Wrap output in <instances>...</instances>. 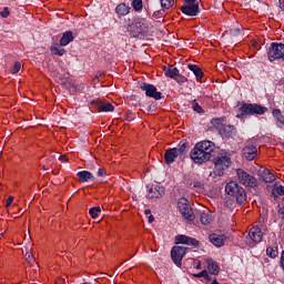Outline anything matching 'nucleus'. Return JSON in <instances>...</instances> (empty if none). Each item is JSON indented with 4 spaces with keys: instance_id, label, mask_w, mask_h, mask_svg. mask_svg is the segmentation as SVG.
<instances>
[{
    "instance_id": "1",
    "label": "nucleus",
    "mask_w": 284,
    "mask_h": 284,
    "mask_svg": "<svg viewBox=\"0 0 284 284\" xmlns=\"http://www.w3.org/2000/svg\"><path fill=\"white\" fill-rule=\"evenodd\" d=\"M214 150H216V145L214 144V142L204 140L195 144L190 153V156L194 163L201 165L202 163H207V161L212 159Z\"/></svg>"
},
{
    "instance_id": "2",
    "label": "nucleus",
    "mask_w": 284,
    "mask_h": 284,
    "mask_svg": "<svg viewBox=\"0 0 284 284\" xmlns=\"http://www.w3.org/2000/svg\"><path fill=\"white\" fill-rule=\"evenodd\" d=\"M225 192L231 196L239 205H243L247 201V193L243 186L239 185L235 181L229 182L225 186Z\"/></svg>"
},
{
    "instance_id": "3",
    "label": "nucleus",
    "mask_w": 284,
    "mask_h": 284,
    "mask_svg": "<svg viewBox=\"0 0 284 284\" xmlns=\"http://www.w3.org/2000/svg\"><path fill=\"white\" fill-rule=\"evenodd\" d=\"M240 112L237 119H245V116H252L254 114H265L267 108L256 103H243L240 108Z\"/></svg>"
},
{
    "instance_id": "4",
    "label": "nucleus",
    "mask_w": 284,
    "mask_h": 284,
    "mask_svg": "<svg viewBox=\"0 0 284 284\" xmlns=\"http://www.w3.org/2000/svg\"><path fill=\"white\" fill-rule=\"evenodd\" d=\"M131 37H139L145 34L150 30V21L143 18H135L134 21L128 28Z\"/></svg>"
},
{
    "instance_id": "5",
    "label": "nucleus",
    "mask_w": 284,
    "mask_h": 284,
    "mask_svg": "<svg viewBox=\"0 0 284 284\" xmlns=\"http://www.w3.org/2000/svg\"><path fill=\"white\" fill-rule=\"evenodd\" d=\"M232 165V159L227 155H219L214 159V170L213 173L215 176H223L225 170Z\"/></svg>"
},
{
    "instance_id": "6",
    "label": "nucleus",
    "mask_w": 284,
    "mask_h": 284,
    "mask_svg": "<svg viewBox=\"0 0 284 284\" xmlns=\"http://www.w3.org/2000/svg\"><path fill=\"white\" fill-rule=\"evenodd\" d=\"M178 207L180 210V213L186 221H194V211L192 210V206L190 205V201L185 197H180L178 201Z\"/></svg>"
},
{
    "instance_id": "7",
    "label": "nucleus",
    "mask_w": 284,
    "mask_h": 284,
    "mask_svg": "<svg viewBox=\"0 0 284 284\" xmlns=\"http://www.w3.org/2000/svg\"><path fill=\"white\" fill-rule=\"evenodd\" d=\"M239 182L245 187H256L258 185V180L245 172L243 169H237L236 171Z\"/></svg>"
},
{
    "instance_id": "8",
    "label": "nucleus",
    "mask_w": 284,
    "mask_h": 284,
    "mask_svg": "<svg viewBox=\"0 0 284 284\" xmlns=\"http://www.w3.org/2000/svg\"><path fill=\"white\" fill-rule=\"evenodd\" d=\"M268 61H277V59H284V44L273 42L271 43V47L268 48L267 52Z\"/></svg>"
},
{
    "instance_id": "9",
    "label": "nucleus",
    "mask_w": 284,
    "mask_h": 284,
    "mask_svg": "<svg viewBox=\"0 0 284 284\" xmlns=\"http://www.w3.org/2000/svg\"><path fill=\"white\" fill-rule=\"evenodd\" d=\"M185 4L181 7V12L187 17H196L199 14L197 0H184Z\"/></svg>"
},
{
    "instance_id": "10",
    "label": "nucleus",
    "mask_w": 284,
    "mask_h": 284,
    "mask_svg": "<svg viewBox=\"0 0 284 284\" xmlns=\"http://www.w3.org/2000/svg\"><path fill=\"white\" fill-rule=\"evenodd\" d=\"M91 108L98 112H114V105L108 102V100L95 99L91 101Z\"/></svg>"
},
{
    "instance_id": "11",
    "label": "nucleus",
    "mask_w": 284,
    "mask_h": 284,
    "mask_svg": "<svg viewBox=\"0 0 284 284\" xmlns=\"http://www.w3.org/2000/svg\"><path fill=\"white\" fill-rule=\"evenodd\" d=\"M140 90L145 92V95L150 99H154L155 101H160L161 99L162 93L156 90V87H154V84L143 82L140 84Z\"/></svg>"
},
{
    "instance_id": "12",
    "label": "nucleus",
    "mask_w": 284,
    "mask_h": 284,
    "mask_svg": "<svg viewBox=\"0 0 284 284\" xmlns=\"http://www.w3.org/2000/svg\"><path fill=\"white\" fill-rule=\"evenodd\" d=\"M242 154L246 161H254L258 156V148L252 143H246L242 150Z\"/></svg>"
},
{
    "instance_id": "13",
    "label": "nucleus",
    "mask_w": 284,
    "mask_h": 284,
    "mask_svg": "<svg viewBox=\"0 0 284 284\" xmlns=\"http://www.w3.org/2000/svg\"><path fill=\"white\" fill-rule=\"evenodd\" d=\"M185 256V247L183 246H173L171 250V258L173 263L178 265V267H181V262L183 261V257Z\"/></svg>"
},
{
    "instance_id": "14",
    "label": "nucleus",
    "mask_w": 284,
    "mask_h": 284,
    "mask_svg": "<svg viewBox=\"0 0 284 284\" xmlns=\"http://www.w3.org/2000/svg\"><path fill=\"white\" fill-rule=\"evenodd\" d=\"M175 243L183 244V245H192V247H199V245H201L199 240L186 236V235L175 236Z\"/></svg>"
},
{
    "instance_id": "15",
    "label": "nucleus",
    "mask_w": 284,
    "mask_h": 284,
    "mask_svg": "<svg viewBox=\"0 0 284 284\" xmlns=\"http://www.w3.org/2000/svg\"><path fill=\"white\" fill-rule=\"evenodd\" d=\"M165 194V189L161 185H152L149 190L148 199H161Z\"/></svg>"
},
{
    "instance_id": "16",
    "label": "nucleus",
    "mask_w": 284,
    "mask_h": 284,
    "mask_svg": "<svg viewBox=\"0 0 284 284\" xmlns=\"http://www.w3.org/2000/svg\"><path fill=\"white\" fill-rule=\"evenodd\" d=\"M220 134L225 139H230V136H236V128L230 124H222L220 126Z\"/></svg>"
},
{
    "instance_id": "17",
    "label": "nucleus",
    "mask_w": 284,
    "mask_h": 284,
    "mask_svg": "<svg viewBox=\"0 0 284 284\" xmlns=\"http://www.w3.org/2000/svg\"><path fill=\"white\" fill-rule=\"evenodd\" d=\"M248 236L253 243H261L263 241V231L258 226H253L248 232Z\"/></svg>"
},
{
    "instance_id": "18",
    "label": "nucleus",
    "mask_w": 284,
    "mask_h": 284,
    "mask_svg": "<svg viewBox=\"0 0 284 284\" xmlns=\"http://www.w3.org/2000/svg\"><path fill=\"white\" fill-rule=\"evenodd\" d=\"M178 156L179 153L176 151V148L168 149L164 153V162L166 163V165H172V163H174Z\"/></svg>"
},
{
    "instance_id": "19",
    "label": "nucleus",
    "mask_w": 284,
    "mask_h": 284,
    "mask_svg": "<svg viewBox=\"0 0 284 284\" xmlns=\"http://www.w3.org/2000/svg\"><path fill=\"white\" fill-rule=\"evenodd\" d=\"M209 241L215 245V247H223V245H225V235L213 233L209 236Z\"/></svg>"
},
{
    "instance_id": "20",
    "label": "nucleus",
    "mask_w": 284,
    "mask_h": 284,
    "mask_svg": "<svg viewBox=\"0 0 284 284\" xmlns=\"http://www.w3.org/2000/svg\"><path fill=\"white\" fill-rule=\"evenodd\" d=\"M77 176L81 183H88V181H94V175L90 171H80Z\"/></svg>"
},
{
    "instance_id": "21",
    "label": "nucleus",
    "mask_w": 284,
    "mask_h": 284,
    "mask_svg": "<svg viewBox=\"0 0 284 284\" xmlns=\"http://www.w3.org/2000/svg\"><path fill=\"white\" fill-rule=\"evenodd\" d=\"M200 221L202 225H210V223H212V212H210V210L200 212Z\"/></svg>"
},
{
    "instance_id": "22",
    "label": "nucleus",
    "mask_w": 284,
    "mask_h": 284,
    "mask_svg": "<svg viewBox=\"0 0 284 284\" xmlns=\"http://www.w3.org/2000/svg\"><path fill=\"white\" fill-rule=\"evenodd\" d=\"M72 41H74V36L72 34V31H65L60 39V45H69V43H72Z\"/></svg>"
},
{
    "instance_id": "23",
    "label": "nucleus",
    "mask_w": 284,
    "mask_h": 284,
    "mask_svg": "<svg viewBox=\"0 0 284 284\" xmlns=\"http://www.w3.org/2000/svg\"><path fill=\"white\" fill-rule=\"evenodd\" d=\"M165 77L169 79H174L179 74V69L174 65H166L163 68Z\"/></svg>"
},
{
    "instance_id": "24",
    "label": "nucleus",
    "mask_w": 284,
    "mask_h": 284,
    "mask_svg": "<svg viewBox=\"0 0 284 284\" xmlns=\"http://www.w3.org/2000/svg\"><path fill=\"white\" fill-rule=\"evenodd\" d=\"M189 70H191V72H193V74L195 75L196 81H201V79H203V70L196 65V64H189L187 65Z\"/></svg>"
},
{
    "instance_id": "25",
    "label": "nucleus",
    "mask_w": 284,
    "mask_h": 284,
    "mask_svg": "<svg viewBox=\"0 0 284 284\" xmlns=\"http://www.w3.org/2000/svg\"><path fill=\"white\" fill-rule=\"evenodd\" d=\"M115 12L119 14V17H125V14H130V6L120 3L116 6Z\"/></svg>"
},
{
    "instance_id": "26",
    "label": "nucleus",
    "mask_w": 284,
    "mask_h": 284,
    "mask_svg": "<svg viewBox=\"0 0 284 284\" xmlns=\"http://www.w3.org/2000/svg\"><path fill=\"white\" fill-rule=\"evenodd\" d=\"M272 196H274V199H278V196H284V186L283 185H278V184H274L272 186Z\"/></svg>"
},
{
    "instance_id": "27",
    "label": "nucleus",
    "mask_w": 284,
    "mask_h": 284,
    "mask_svg": "<svg viewBox=\"0 0 284 284\" xmlns=\"http://www.w3.org/2000/svg\"><path fill=\"white\" fill-rule=\"evenodd\" d=\"M207 270L211 274H213V276H216L220 272V267H219V263L209 260L207 261Z\"/></svg>"
},
{
    "instance_id": "28",
    "label": "nucleus",
    "mask_w": 284,
    "mask_h": 284,
    "mask_svg": "<svg viewBox=\"0 0 284 284\" xmlns=\"http://www.w3.org/2000/svg\"><path fill=\"white\" fill-rule=\"evenodd\" d=\"M262 179L265 183H272L273 181H275L276 176H274V174L270 172V170H267L263 172Z\"/></svg>"
},
{
    "instance_id": "29",
    "label": "nucleus",
    "mask_w": 284,
    "mask_h": 284,
    "mask_svg": "<svg viewBox=\"0 0 284 284\" xmlns=\"http://www.w3.org/2000/svg\"><path fill=\"white\" fill-rule=\"evenodd\" d=\"M187 150H190V142H182V143H180L179 148L176 149V152L180 156L181 154H185L187 152Z\"/></svg>"
},
{
    "instance_id": "30",
    "label": "nucleus",
    "mask_w": 284,
    "mask_h": 284,
    "mask_svg": "<svg viewBox=\"0 0 284 284\" xmlns=\"http://www.w3.org/2000/svg\"><path fill=\"white\" fill-rule=\"evenodd\" d=\"M273 116H274V119H276V121L280 125H284V115H283V113H281V111L278 109L273 110Z\"/></svg>"
},
{
    "instance_id": "31",
    "label": "nucleus",
    "mask_w": 284,
    "mask_h": 284,
    "mask_svg": "<svg viewBox=\"0 0 284 284\" xmlns=\"http://www.w3.org/2000/svg\"><path fill=\"white\" fill-rule=\"evenodd\" d=\"M51 53L57 54L58 57H63V54H65V49L60 48L58 45H52L51 47Z\"/></svg>"
},
{
    "instance_id": "32",
    "label": "nucleus",
    "mask_w": 284,
    "mask_h": 284,
    "mask_svg": "<svg viewBox=\"0 0 284 284\" xmlns=\"http://www.w3.org/2000/svg\"><path fill=\"white\" fill-rule=\"evenodd\" d=\"M195 278H205V281H212L210 277V273H207V270H203L200 273L193 274Z\"/></svg>"
},
{
    "instance_id": "33",
    "label": "nucleus",
    "mask_w": 284,
    "mask_h": 284,
    "mask_svg": "<svg viewBox=\"0 0 284 284\" xmlns=\"http://www.w3.org/2000/svg\"><path fill=\"white\" fill-rule=\"evenodd\" d=\"M132 7L135 10V12H141L143 10V0H133Z\"/></svg>"
},
{
    "instance_id": "34",
    "label": "nucleus",
    "mask_w": 284,
    "mask_h": 284,
    "mask_svg": "<svg viewBox=\"0 0 284 284\" xmlns=\"http://www.w3.org/2000/svg\"><path fill=\"white\" fill-rule=\"evenodd\" d=\"M89 214H90L91 219H97V216H99V214H101V207L100 206L91 207L89 210Z\"/></svg>"
},
{
    "instance_id": "35",
    "label": "nucleus",
    "mask_w": 284,
    "mask_h": 284,
    "mask_svg": "<svg viewBox=\"0 0 284 284\" xmlns=\"http://www.w3.org/2000/svg\"><path fill=\"white\" fill-rule=\"evenodd\" d=\"M161 1V7L164 10H170L174 6V0H160Z\"/></svg>"
},
{
    "instance_id": "36",
    "label": "nucleus",
    "mask_w": 284,
    "mask_h": 284,
    "mask_svg": "<svg viewBox=\"0 0 284 284\" xmlns=\"http://www.w3.org/2000/svg\"><path fill=\"white\" fill-rule=\"evenodd\" d=\"M266 254L267 256H270L271 258H276L278 256V251L274 250L272 247H267L266 248Z\"/></svg>"
},
{
    "instance_id": "37",
    "label": "nucleus",
    "mask_w": 284,
    "mask_h": 284,
    "mask_svg": "<svg viewBox=\"0 0 284 284\" xmlns=\"http://www.w3.org/2000/svg\"><path fill=\"white\" fill-rule=\"evenodd\" d=\"M192 109L194 110V112H197V114H201L203 112V108H201L196 100L192 101Z\"/></svg>"
},
{
    "instance_id": "38",
    "label": "nucleus",
    "mask_w": 284,
    "mask_h": 284,
    "mask_svg": "<svg viewBox=\"0 0 284 284\" xmlns=\"http://www.w3.org/2000/svg\"><path fill=\"white\" fill-rule=\"evenodd\" d=\"M174 81H176V83H187V78H185L184 75H181V73H178L175 75V78H173Z\"/></svg>"
},
{
    "instance_id": "39",
    "label": "nucleus",
    "mask_w": 284,
    "mask_h": 284,
    "mask_svg": "<svg viewBox=\"0 0 284 284\" xmlns=\"http://www.w3.org/2000/svg\"><path fill=\"white\" fill-rule=\"evenodd\" d=\"M20 70H21V62H14L10 72H11V74H17Z\"/></svg>"
},
{
    "instance_id": "40",
    "label": "nucleus",
    "mask_w": 284,
    "mask_h": 284,
    "mask_svg": "<svg viewBox=\"0 0 284 284\" xmlns=\"http://www.w3.org/2000/svg\"><path fill=\"white\" fill-rule=\"evenodd\" d=\"M0 17H2V19H8V17H10V8L4 7L2 11H0Z\"/></svg>"
},
{
    "instance_id": "41",
    "label": "nucleus",
    "mask_w": 284,
    "mask_h": 284,
    "mask_svg": "<svg viewBox=\"0 0 284 284\" xmlns=\"http://www.w3.org/2000/svg\"><path fill=\"white\" fill-rule=\"evenodd\" d=\"M24 258L27 263H34V256L31 253H26Z\"/></svg>"
},
{
    "instance_id": "42",
    "label": "nucleus",
    "mask_w": 284,
    "mask_h": 284,
    "mask_svg": "<svg viewBox=\"0 0 284 284\" xmlns=\"http://www.w3.org/2000/svg\"><path fill=\"white\" fill-rule=\"evenodd\" d=\"M13 201H14V196H9L6 201V207H10Z\"/></svg>"
},
{
    "instance_id": "43",
    "label": "nucleus",
    "mask_w": 284,
    "mask_h": 284,
    "mask_svg": "<svg viewBox=\"0 0 284 284\" xmlns=\"http://www.w3.org/2000/svg\"><path fill=\"white\" fill-rule=\"evenodd\" d=\"M278 214L284 219V203L280 205Z\"/></svg>"
},
{
    "instance_id": "44",
    "label": "nucleus",
    "mask_w": 284,
    "mask_h": 284,
    "mask_svg": "<svg viewBox=\"0 0 284 284\" xmlns=\"http://www.w3.org/2000/svg\"><path fill=\"white\" fill-rule=\"evenodd\" d=\"M98 176H105V170L103 168L98 170Z\"/></svg>"
},
{
    "instance_id": "45",
    "label": "nucleus",
    "mask_w": 284,
    "mask_h": 284,
    "mask_svg": "<svg viewBox=\"0 0 284 284\" xmlns=\"http://www.w3.org/2000/svg\"><path fill=\"white\" fill-rule=\"evenodd\" d=\"M60 161H62V162H68V156H65V155H60Z\"/></svg>"
},
{
    "instance_id": "46",
    "label": "nucleus",
    "mask_w": 284,
    "mask_h": 284,
    "mask_svg": "<svg viewBox=\"0 0 284 284\" xmlns=\"http://www.w3.org/2000/svg\"><path fill=\"white\" fill-rule=\"evenodd\" d=\"M144 214H145V216H150V215H152V211L150 209H146L144 211Z\"/></svg>"
},
{
    "instance_id": "47",
    "label": "nucleus",
    "mask_w": 284,
    "mask_h": 284,
    "mask_svg": "<svg viewBox=\"0 0 284 284\" xmlns=\"http://www.w3.org/2000/svg\"><path fill=\"white\" fill-rule=\"evenodd\" d=\"M195 270H201V261L195 262Z\"/></svg>"
},
{
    "instance_id": "48",
    "label": "nucleus",
    "mask_w": 284,
    "mask_h": 284,
    "mask_svg": "<svg viewBox=\"0 0 284 284\" xmlns=\"http://www.w3.org/2000/svg\"><path fill=\"white\" fill-rule=\"evenodd\" d=\"M280 8L284 12V0H280Z\"/></svg>"
},
{
    "instance_id": "49",
    "label": "nucleus",
    "mask_w": 284,
    "mask_h": 284,
    "mask_svg": "<svg viewBox=\"0 0 284 284\" xmlns=\"http://www.w3.org/2000/svg\"><path fill=\"white\" fill-rule=\"evenodd\" d=\"M149 223H154V215H149Z\"/></svg>"
}]
</instances>
